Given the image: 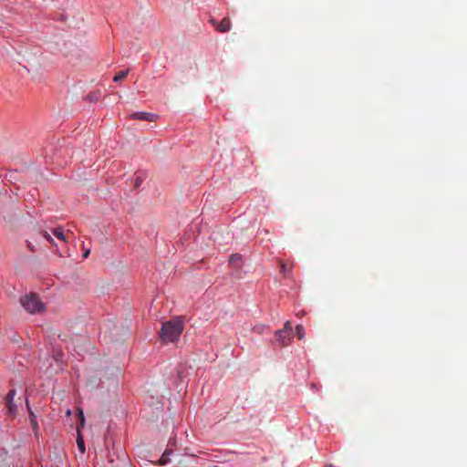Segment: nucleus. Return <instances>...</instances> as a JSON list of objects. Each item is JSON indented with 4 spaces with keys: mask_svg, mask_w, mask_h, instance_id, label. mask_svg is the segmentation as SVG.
<instances>
[{
    "mask_svg": "<svg viewBox=\"0 0 467 467\" xmlns=\"http://www.w3.org/2000/svg\"><path fill=\"white\" fill-rule=\"evenodd\" d=\"M130 118L139 120L155 121L158 116L149 112H135L131 114Z\"/></svg>",
    "mask_w": 467,
    "mask_h": 467,
    "instance_id": "423d86ee",
    "label": "nucleus"
},
{
    "mask_svg": "<svg viewBox=\"0 0 467 467\" xmlns=\"http://www.w3.org/2000/svg\"><path fill=\"white\" fill-rule=\"evenodd\" d=\"M53 234L59 240L67 242V236L61 227H57L52 230Z\"/></svg>",
    "mask_w": 467,
    "mask_h": 467,
    "instance_id": "6e6552de",
    "label": "nucleus"
},
{
    "mask_svg": "<svg viewBox=\"0 0 467 467\" xmlns=\"http://www.w3.org/2000/svg\"><path fill=\"white\" fill-rule=\"evenodd\" d=\"M89 254H90V250H89V249H86V250H84L83 257H84V258H88V256L89 255Z\"/></svg>",
    "mask_w": 467,
    "mask_h": 467,
    "instance_id": "f3484780",
    "label": "nucleus"
},
{
    "mask_svg": "<svg viewBox=\"0 0 467 467\" xmlns=\"http://www.w3.org/2000/svg\"><path fill=\"white\" fill-rule=\"evenodd\" d=\"M184 329V321L182 317H176L162 324L160 332L161 339L167 342H176Z\"/></svg>",
    "mask_w": 467,
    "mask_h": 467,
    "instance_id": "f257e3e1",
    "label": "nucleus"
},
{
    "mask_svg": "<svg viewBox=\"0 0 467 467\" xmlns=\"http://www.w3.org/2000/svg\"><path fill=\"white\" fill-rule=\"evenodd\" d=\"M15 396H16V390L10 389L5 399L7 413L11 416H15L16 413V406L14 403Z\"/></svg>",
    "mask_w": 467,
    "mask_h": 467,
    "instance_id": "20e7f679",
    "label": "nucleus"
},
{
    "mask_svg": "<svg viewBox=\"0 0 467 467\" xmlns=\"http://www.w3.org/2000/svg\"><path fill=\"white\" fill-rule=\"evenodd\" d=\"M78 435L77 438V444H78V450L80 451V452L84 453L85 452V443H84V440H83L82 436L79 433V426H78Z\"/></svg>",
    "mask_w": 467,
    "mask_h": 467,
    "instance_id": "9d476101",
    "label": "nucleus"
},
{
    "mask_svg": "<svg viewBox=\"0 0 467 467\" xmlns=\"http://www.w3.org/2000/svg\"><path fill=\"white\" fill-rule=\"evenodd\" d=\"M78 416H79L80 426H83L84 422H85V418H84L83 411L81 410H78Z\"/></svg>",
    "mask_w": 467,
    "mask_h": 467,
    "instance_id": "2eb2a0df",
    "label": "nucleus"
},
{
    "mask_svg": "<svg viewBox=\"0 0 467 467\" xmlns=\"http://www.w3.org/2000/svg\"><path fill=\"white\" fill-rule=\"evenodd\" d=\"M275 337L279 345L283 347L289 345L293 339V329L291 323L286 321L282 329L275 331Z\"/></svg>",
    "mask_w": 467,
    "mask_h": 467,
    "instance_id": "7ed1b4c3",
    "label": "nucleus"
},
{
    "mask_svg": "<svg viewBox=\"0 0 467 467\" xmlns=\"http://www.w3.org/2000/svg\"><path fill=\"white\" fill-rule=\"evenodd\" d=\"M43 237L51 244H54V239L52 238V236L47 232V231H42L41 232Z\"/></svg>",
    "mask_w": 467,
    "mask_h": 467,
    "instance_id": "4468645a",
    "label": "nucleus"
},
{
    "mask_svg": "<svg viewBox=\"0 0 467 467\" xmlns=\"http://www.w3.org/2000/svg\"><path fill=\"white\" fill-rule=\"evenodd\" d=\"M210 22L213 26H215L216 30L220 33H225L231 29V22L228 17L223 18L221 22H218L215 19L212 18Z\"/></svg>",
    "mask_w": 467,
    "mask_h": 467,
    "instance_id": "39448f33",
    "label": "nucleus"
},
{
    "mask_svg": "<svg viewBox=\"0 0 467 467\" xmlns=\"http://www.w3.org/2000/svg\"><path fill=\"white\" fill-rule=\"evenodd\" d=\"M241 257L238 254H234L230 258L231 263H235L236 261H239Z\"/></svg>",
    "mask_w": 467,
    "mask_h": 467,
    "instance_id": "dca6fc26",
    "label": "nucleus"
},
{
    "mask_svg": "<svg viewBox=\"0 0 467 467\" xmlns=\"http://www.w3.org/2000/svg\"><path fill=\"white\" fill-rule=\"evenodd\" d=\"M296 333L298 339H302L305 335L304 327L302 325H297L296 327Z\"/></svg>",
    "mask_w": 467,
    "mask_h": 467,
    "instance_id": "ddd939ff",
    "label": "nucleus"
},
{
    "mask_svg": "<svg viewBox=\"0 0 467 467\" xmlns=\"http://www.w3.org/2000/svg\"><path fill=\"white\" fill-rule=\"evenodd\" d=\"M20 301L23 307L31 314L40 313L44 310V305L36 294L26 295Z\"/></svg>",
    "mask_w": 467,
    "mask_h": 467,
    "instance_id": "f03ea898",
    "label": "nucleus"
},
{
    "mask_svg": "<svg viewBox=\"0 0 467 467\" xmlns=\"http://www.w3.org/2000/svg\"><path fill=\"white\" fill-rule=\"evenodd\" d=\"M327 467H334L333 464H327Z\"/></svg>",
    "mask_w": 467,
    "mask_h": 467,
    "instance_id": "6ab92c4d",
    "label": "nucleus"
},
{
    "mask_svg": "<svg viewBox=\"0 0 467 467\" xmlns=\"http://www.w3.org/2000/svg\"><path fill=\"white\" fill-rule=\"evenodd\" d=\"M11 457L5 448L0 447V467H10Z\"/></svg>",
    "mask_w": 467,
    "mask_h": 467,
    "instance_id": "0eeeda50",
    "label": "nucleus"
},
{
    "mask_svg": "<svg viewBox=\"0 0 467 467\" xmlns=\"http://www.w3.org/2000/svg\"><path fill=\"white\" fill-rule=\"evenodd\" d=\"M174 444H175V441H174L173 440H171H171L169 441V445H174Z\"/></svg>",
    "mask_w": 467,
    "mask_h": 467,
    "instance_id": "a211bd4d",
    "label": "nucleus"
},
{
    "mask_svg": "<svg viewBox=\"0 0 467 467\" xmlns=\"http://www.w3.org/2000/svg\"><path fill=\"white\" fill-rule=\"evenodd\" d=\"M172 451L171 449H166L162 453L159 462L161 465H165L170 462L169 456L171 454Z\"/></svg>",
    "mask_w": 467,
    "mask_h": 467,
    "instance_id": "1a4fd4ad",
    "label": "nucleus"
},
{
    "mask_svg": "<svg viewBox=\"0 0 467 467\" xmlns=\"http://www.w3.org/2000/svg\"><path fill=\"white\" fill-rule=\"evenodd\" d=\"M128 72H129L128 70H125V71H119V72L115 77H114L113 80H114L115 82H118V81H120V80L124 79V78L127 77Z\"/></svg>",
    "mask_w": 467,
    "mask_h": 467,
    "instance_id": "f8f14e48",
    "label": "nucleus"
},
{
    "mask_svg": "<svg viewBox=\"0 0 467 467\" xmlns=\"http://www.w3.org/2000/svg\"><path fill=\"white\" fill-rule=\"evenodd\" d=\"M292 270V265H288L285 262H280V271L284 275H288Z\"/></svg>",
    "mask_w": 467,
    "mask_h": 467,
    "instance_id": "9b49d317",
    "label": "nucleus"
}]
</instances>
